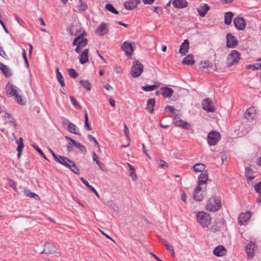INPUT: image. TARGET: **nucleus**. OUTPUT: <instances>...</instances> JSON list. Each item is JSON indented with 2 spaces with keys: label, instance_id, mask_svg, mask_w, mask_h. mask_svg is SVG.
<instances>
[{
  "label": "nucleus",
  "instance_id": "f257e3e1",
  "mask_svg": "<svg viewBox=\"0 0 261 261\" xmlns=\"http://www.w3.org/2000/svg\"><path fill=\"white\" fill-rule=\"evenodd\" d=\"M6 90L9 96H15V99L18 103L22 105L25 104V101L22 98L21 95L19 94L21 91L16 86L12 84H8L6 87Z\"/></svg>",
  "mask_w": 261,
  "mask_h": 261
},
{
  "label": "nucleus",
  "instance_id": "f03ea898",
  "mask_svg": "<svg viewBox=\"0 0 261 261\" xmlns=\"http://www.w3.org/2000/svg\"><path fill=\"white\" fill-rule=\"evenodd\" d=\"M221 206V202L219 198L213 196L208 199L206 208L210 212H215L218 211Z\"/></svg>",
  "mask_w": 261,
  "mask_h": 261
},
{
  "label": "nucleus",
  "instance_id": "7ed1b4c3",
  "mask_svg": "<svg viewBox=\"0 0 261 261\" xmlns=\"http://www.w3.org/2000/svg\"><path fill=\"white\" fill-rule=\"evenodd\" d=\"M197 219L202 227H207L211 222L210 214L204 212H200L197 214Z\"/></svg>",
  "mask_w": 261,
  "mask_h": 261
},
{
  "label": "nucleus",
  "instance_id": "20e7f679",
  "mask_svg": "<svg viewBox=\"0 0 261 261\" xmlns=\"http://www.w3.org/2000/svg\"><path fill=\"white\" fill-rule=\"evenodd\" d=\"M144 66L143 64L136 60L133 62L131 68V75L134 77H139L143 72Z\"/></svg>",
  "mask_w": 261,
  "mask_h": 261
},
{
  "label": "nucleus",
  "instance_id": "39448f33",
  "mask_svg": "<svg viewBox=\"0 0 261 261\" xmlns=\"http://www.w3.org/2000/svg\"><path fill=\"white\" fill-rule=\"evenodd\" d=\"M240 59V55L238 51L232 50L229 54L227 58V64L229 66H232L238 63Z\"/></svg>",
  "mask_w": 261,
  "mask_h": 261
},
{
  "label": "nucleus",
  "instance_id": "423d86ee",
  "mask_svg": "<svg viewBox=\"0 0 261 261\" xmlns=\"http://www.w3.org/2000/svg\"><path fill=\"white\" fill-rule=\"evenodd\" d=\"M221 139L220 134L219 133L212 130L208 133L207 135V142L211 146H214L217 144Z\"/></svg>",
  "mask_w": 261,
  "mask_h": 261
},
{
  "label": "nucleus",
  "instance_id": "0eeeda50",
  "mask_svg": "<svg viewBox=\"0 0 261 261\" xmlns=\"http://www.w3.org/2000/svg\"><path fill=\"white\" fill-rule=\"evenodd\" d=\"M226 46L228 48H235L238 44L237 38L231 33H228L226 36Z\"/></svg>",
  "mask_w": 261,
  "mask_h": 261
},
{
  "label": "nucleus",
  "instance_id": "6e6552de",
  "mask_svg": "<svg viewBox=\"0 0 261 261\" xmlns=\"http://www.w3.org/2000/svg\"><path fill=\"white\" fill-rule=\"evenodd\" d=\"M257 247L254 243L250 242L246 247V251L247 254L248 258H252L253 257L254 253L256 251Z\"/></svg>",
  "mask_w": 261,
  "mask_h": 261
},
{
  "label": "nucleus",
  "instance_id": "1a4fd4ad",
  "mask_svg": "<svg viewBox=\"0 0 261 261\" xmlns=\"http://www.w3.org/2000/svg\"><path fill=\"white\" fill-rule=\"evenodd\" d=\"M202 106L203 109L207 112H214L215 110L212 101L209 98L203 99L202 101Z\"/></svg>",
  "mask_w": 261,
  "mask_h": 261
},
{
  "label": "nucleus",
  "instance_id": "9d476101",
  "mask_svg": "<svg viewBox=\"0 0 261 261\" xmlns=\"http://www.w3.org/2000/svg\"><path fill=\"white\" fill-rule=\"evenodd\" d=\"M121 48L125 53L127 56L131 57L134 53L133 46L130 43L125 41L121 45Z\"/></svg>",
  "mask_w": 261,
  "mask_h": 261
},
{
  "label": "nucleus",
  "instance_id": "9b49d317",
  "mask_svg": "<svg viewBox=\"0 0 261 261\" xmlns=\"http://www.w3.org/2000/svg\"><path fill=\"white\" fill-rule=\"evenodd\" d=\"M233 23L237 29L243 30L246 25L245 19L241 17L235 18L233 20Z\"/></svg>",
  "mask_w": 261,
  "mask_h": 261
},
{
  "label": "nucleus",
  "instance_id": "f8f14e48",
  "mask_svg": "<svg viewBox=\"0 0 261 261\" xmlns=\"http://www.w3.org/2000/svg\"><path fill=\"white\" fill-rule=\"evenodd\" d=\"M44 248L41 253L45 254H54L56 252V247L53 244L49 242H46L44 244Z\"/></svg>",
  "mask_w": 261,
  "mask_h": 261
},
{
  "label": "nucleus",
  "instance_id": "ddd939ff",
  "mask_svg": "<svg viewBox=\"0 0 261 261\" xmlns=\"http://www.w3.org/2000/svg\"><path fill=\"white\" fill-rule=\"evenodd\" d=\"M202 188L200 186L197 187L194 190L193 192V198L197 201H201L204 197V192L202 191Z\"/></svg>",
  "mask_w": 261,
  "mask_h": 261
},
{
  "label": "nucleus",
  "instance_id": "4468645a",
  "mask_svg": "<svg viewBox=\"0 0 261 261\" xmlns=\"http://www.w3.org/2000/svg\"><path fill=\"white\" fill-rule=\"evenodd\" d=\"M256 115V110L255 109V108L254 107H250L249 108L245 114V118L248 120V121H251L255 117Z\"/></svg>",
  "mask_w": 261,
  "mask_h": 261
},
{
  "label": "nucleus",
  "instance_id": "2eb2a0df",
  "mask_svg": "<svg viewBox=\"0 0 261 261\" xmlns=\"http://www.w3.org/2000/svg\"><path fill=\"white\" fill-rule=\"evenodd\" d=\"M140 3V0H128L124 3V7L126 9L131 10L135 8Z\"/></svg>",
  "mask_w": 261,
  "mask_h": 261
},
{
  "label": "nucleus",
  "instance_id": "dca6fc26",
  "mask_svg": "<svg viewBox=\"0 0 261 261\" xmlns=\"http://www.w3.org/2000/svg\"><path fill=\"white\" fill-rule=\"evenodd\" d=\"M210 8L207 4H202L197 9V11L201 17H204Z\"/></svg>",
  "mask_w": 261,
  "mask_h": 261
},
{
  "label": "nucleus",
  "instance_id": "f3484780",
  "mask_svg": "<svg viewBox=\"0 0 261 261\" xmlns=\"http://www.w3.org/2000/svg\"><path fill=\"white\" fill-rule=\"evenodd\" d=\"M213 253L217 256H222L226 254L227 251L222 245H219L215 248Z\"/></svg>",
  "mask_w": 261,
  "mask_h": 261
},
{
  "label": "nucleus",
  "instance_id": "a211bd4d",
  "mask_svg": "<svg viewBox=\"0 0 261 261\" xmlns=\"http://www.w3.org/2000/svg\"><path fill=\"white\" fill-rule=\"evenodd\" d=\"M251 217V213L249 212L240 214L239 217V223L240 225L245 224V223Z\"/></svg>",
  "mask_w": 261,
  "mask_h": 261
},
{
  "label": "nucleus",
  "instance_id": "6ab92c4d",
  "mask_svg": "<svg viewBox=\"0 0 261 261\" xmlns=\"http://www.w3.org/2000/svg\"><path fill=\"white\" fill-rule=\"evenodd\" d=\"M107 24L103 22L101 23L95 30V33L100 36H102L107 34Z\"/></svg>",
  "mask_w": 261,
  "mask_h": 261
},
{
  "label": "nucleus",
  "instance_id": "aec40b11",
  "mask_svg": "<svg viewBox=\"0 0 261 261\" xmlns=\"http://www.w3.org/2000/svg\"><path fill=\"white\" fill-rule=\"evenodd\" d=\"M172 5L175 8L182 9L188 6V2L186 0H174Z\"/></svg>",
  "mask_w": 261,
  "mask_h": 261
},
{
  "label": "nucleus",
  "instance_id": "412c9836",
  "mask_svg": "<svg viewBox=\"0 0 261 261\" xmlns=\"http://www.w3.org/2000/svg\"><path fill=\"white\" fill-rule=\"evenodd\" d=\"M189 48V42L188 39L184 40L180 46L179 52L180 54L185 55L188 52Z\"/></svg>",
  "mask_w": 261,
  "mask_h": 261
},
{
  "label": "nucleus",
  "instance_id": "4be33fe9",
  "mask_svg": "<svg viewBox=\"0 0 261 261\" xmlns=\"http://www.w3.org/2000/svg\"><path fill=\"white\" fill-rule=\"evenodd\" d=\"M88 49H85L80 56V62L82 64H84L88 61Z\"/></svg>",
  "mask_w": 261,
  "mask_h": 261
},
{
  "label": "nucleus",
  "instance_id": "5701e85b",
  "mask_svg": "<svg viewBox=\"0 0 261 261\" xmlns=\"http://www.w3.org/2000/svg\"><path fill=\"white\" fill-rule=\"evenodd\" d=\"M0 70L2 71L3 73L6 77H9L12 75L9 67L2 63H0Z\"/></svg>",
  "mask_w": 261,
  "mask_h": 261
},
{
  "label": "nucleus",
  "instance_id": "b1692460",
  "mask_svg": "<svg viewBox=\"0 0 261 261\" xmlns=\"http://www.w3.org/2000/svg\"><path fill=\"white\" fill-rule=\"evenodd\" d=\"M207 173L204 172L201 173L198 177V186H200L202 184H205L208 180Z\"/></svg>",
  "mask_w": 261,
  "mask_h": 261
},
{
  "label": "nucleus",
  "instance_id": "393cba45",
  "mask_svg": "<svg viewBox=\"0 0 261 261\" xmlns=\"http://www.w3.org/2000/svg\"><path fill=\"white\" fill-rule=\"evenodd\" d=\"M162 95L165 98L170 97L173 93V90L171 88L167 87H162Z\"/></svg>",
  "mask_w": 261,
  "mask_h": 261
},
{
  "label": "nucleus",
  "instance_id": "a878e982",
  "mask_svg": "<svg viewBox=\"0 0 261 261\" xmlns=\"http://www.w3.org/2000/svg\"><path fill=\"white\" fill-rule=\"evenodd\" d=\"M175 124L178 126H180L184 129H189L191 125L187 122L184 121L181 119H178L175 121Z\"/></svg>",
  "mask_w": 261,
  "mask_h": 261
},
{
  "label": "nucleus",
  "instance_id": "bb28decb",
  "mask_svg": "<svg viewBox=\"0 0 261 261\" xmlns=\"http://www.w3.org/2000/svg\"><path fill=\"white\" fill-rule=\"evenodd\" d=\"M154 105L155 99L154 98H149L147 100V103L145 109L150 113H152L154 111L153 107Z\"/></svg>",
  "mask_w": 261,
  "mask_h": 261
},
{
  "label": "nucleus",
  "instance_id": "cd10ccee",
  "mask_svg": "<svg viewBox=\"0 0 261 261\" xmlns=\"http://www.w3.org/2000/svg\"><path fill=\"white\" fill-rule=\"evenodd\" d=\"M16 143L18 144V147L17 148V150L18 151L17 158H19L21 154L22 150L24 147L22 138L21 137L18 140H17Z\"/></svg>",
  "mask_w": 261,
  "mask_h": 261
},
{
  "label": "nucleus",
  "instance_id": "c85d7f7f",
  "mask_svg": "<svg viewBox=\"0 0 261 261\" xmlns=\"http://www.w3.org/2000/svg\"><path fill=\"white\" fill-rule=\"evenodd\" d=\"M195 63V61L193 59V56L190 54L186 56L182 61L183 64H187L189 65H193Z\"/></svg>",
  "mask_w": 261,
  "mask_h": 261
},
{
  "label": "nucleus",
  "instance_id": "c756f323",
  "mask_svg": "<svg viewBox=\"0 0 261 261\" xmlns=\"http://www.w3.org/2000/svg\"><path fill=\"white\" fill-rule=\"evenodd\" d=\"M56 78L58 82L60 84L61 86L63 87L65 86V82L63 77L61 73L59 71V68L57 67L56 69Z\"/></svg>",
  "mask_w": 261,
  "mask_h": 261
},
{
  "label": "nucleus",
  "instance_id": "7c9ffc66",
  "mask_svg": "<svg viewBox=\"0 0 261 261\" xmlns=\"http://www.w3.org/2000/svg\"><path fill=\"white\" fill-rule=\"evenodd\" d=\"M160 240L161 243L166 247L167 250H169L172 252V255L174 256L175 252L173 248L169 243H168L167 241L163 238H160Z\"/></svg>",
  "mask_w": 261,
  "mask_h": 261
},
{
  "label": "nucleus",
  "instance_id": "2f4dec72",
  "mask_svg": "<svg viewBox=\"0 0 261 261\" xmlns=\"http://www.w3.org/2000/svg\"><path fill=\"white\" fill-rule=\"evenodd\" d=\"M233 14L231 12H227L225 13L224 15V23L227 25H229L231 23Z\"/></svg>",
  "mask_w": 261,
  "mask_h": 261
},
{
  "label": "nucleus",
  "instance_id": "473e14b6",
  "mask_svg": "<svg viewBox=\"0 0 261 261\" xmlns=\"http://www.w3.org/2000/svg\"><path fill=\"white\" fill-rule=\"evenodd\" d=\"M192 168L195 172H202L204 170L205 166L202 163H197L193 166Z\"/></svg>",
  "mask_w": 261,
  "mask_h": 261
},
{
  "label": "nucleus",
  "instance_id": "72a5a7b5",
  "mask_svg": "<svg viewBox=\"0 0 261 261\" xmlns=\"http://www.w3.org/2000/svg\"><path fill=\"white\" fill-rule=\"evenodd\" d=\"M79 83L87 91L91 90V85L88 80H82L79 81Z\"/></svg>",
  "mask_w": 261,
  "mask_h": 261
},
{
  "label": "nucleus",
  "instance_id": "f704fd0d",
  "mask_svg": "<svg viewBox=\"0 0 261 261\" xmlns=\"http://www.w3.org/2000/svg\"><path fill=\"white\" fill-rule=\"evenodd\" d=\"M77 126L71 122L69 123V124L68 126L67 130L73 134H79V131L77 130Z\"/></svg>",
  "mask_w": 261,
  "mask_h": 261
},
{
  "label": "nucleus",
  "instance_id": "c9c22d12",
  "mask_svg": "<svg viewBox=\"0 0 261 261\" xmlns=\"http://www.w3.org/2000/svg\"><path fill=\"white\" fill-rule=\"evenodd\" d=\"M69 164H70L69 168L71 171L74 172L76 174H80V171L79 167L76 165V164L72 161L69 162Z\"/></svg>",
  "mask_w": 261,
  "mask_h": 261
},
{
  "label": "nucleus",
  "instance_id": "e433bc0d",
  "mask_svg": "<svg viewBox=\"0 0 261 261\" xmlns=\"http://www.w3.org/2000/svg\"><path fill=\"white\" fill-rule=\"evenodd\" d=\"M24 195L30 198H34L36 200H39V196L33 192H30L29 190L27 189H24Z\"/></svg>",
  "mask_w": 261,
  "mask_h": 261
},
{
  "label": "nucleus",
  "instance_id": "4c0bfd02",
  "mask_svg": "<svg viewBox=\"0 0 261 261\" xmlns=\"http://www.w3.org/2000/svg\"><path fill=\"white\" fill-rule=\"evenodd\" d=\"M255 190L259 193V196L256 199V202L258 203H261V182H258L254 186Z\"/></svg>",
  "mask_w": 261,
  "mask_h": 261
},
{
  "label": "nucleus",
  "instance_id": "58836bf2",
  "mask_svg": "<svg viewBox=\"0 0 261 261\" xmlns=\"http://www.w3.org/2000/svg\"><path fill=\"white\" fill-rule=\"evenodd\" d=\"M80 35H81V39L79 40L77 45L83 48L87 44L88 40L83 38V33H81Z\"/></svg>",
  "mask_w": 261,
  "mask_h": 261
},
{
  "label": "nucleus",
  "instance_id": "ea45409f",
  "mask_svg": "<svg viewBox=\"0 0 261 261\" xmlns=\"http://www.w3.org/2000/svg\"><path fill=\"white\" fill-rule=\"evenodd\" d=\"M59 157L61 159H62V161L60 162V164L63 165L64 166L68 168L70 165V164H69V162L72 161L64 156L59 155Z\"/></svg>",
  "mask_w": 261,
  "mask_h": 261
},
{
  "label": "nucleus",
  "instance_id": "a19ab883",
  "mask_svg": "<svg viewBox=\"0 0 261 261\" xmlns=\"http://www.w3.org/2000/svg\"><path fill=\"white\" fill-rule=\"evenodd\" d=\"M158 88V86L152 85H146L143 86L142 89L145 91H151Z\"/></svg>",
  "mask_w": 261,
  "mask_h": 261
},
{
  "label": "nucleus",
  "instance_id": "79ce46f5",
  "mask_svg": "<svg viewBox=\"0 0 261 261\" xmlns=\"http://www.w3.org/2000/svg\"><path fill=\"white\" fill-rule=\"evenodd\" d=\"M128 165L129 167V175L132 176L133 180H135L137 178V176L136 174H135V169L133 166L131 165L130 164L128 163Z\"/></svg>",
  "mask_w": 261,
  "mask_h": 261
},
{
  "label": "nucleus",
  "instance_id": "37998d69",
  "mask_svg": "<svg viewBox=\"0 0 261 261\" xmlns=\"http://www.w3.org/2000/svg\"><path fill=\"white\" fill-rule=\"evenodd\" d=\"M85 128L89 130L92 129V127L88 122V115L87 111L85 112Z\"/></svg>",
  "mask_w": 261,
  "mask_h": 261
},
{
  "label": "nucleus",
  "instance_id": "c03bdc74",
  "mask_svg": "<svg viewBox=\"0 0 261 261\" xmlns=\"http://www.w3.org/2000/svg\"><path fill=\"white\" fill-rule=\"evenodd\" d=\"M79 10L81 12L84 11L88 8L87 4L83 0H79Z\"/></svg>",
  "mask_w": 261,
  "mask_h": 261
},
{
  "label": "nucleus",
  "instance_id": "a18cd8bd",
  "mask_svg": "<svg viewBox=\"0 0 261 261\" xmlns=\"http://www.w3.org/2000/svg\"><path fill=\"white\" fill-rule=\"evenodd\" d=\"M105 8L109 11L116 14H118V11L111 4H108L106 5Z\"/></svg>",
  "mask_w": 261,
  "mask_h": 261
},
{
  "label": "nucleus",
  "instance_id": "49530a36",
  "mask_svg": "<svg viewBox=\"0 0 261 261\" xmlns=\"http://www.w3.org/2000/svg\"><path fill=\"white\" fill-rule=\"evenodd\" d=\"M67 31L71 35L76 36L77 35V34L76 33V32L77 31V30L76 29L75 30V27L73 25H71L69 27H68L67 28Z\"/></svg>",
  "mask_w": 261,
  "mask_h": 261
},
{
  "label": "nucleus",
  "instance_id": "de8ad7c7",
  "mask_svg": "<svg viewBox=\"0 0 261 261\" xmlns=\"http://www.w3.org/2000/svg\"><path fill=\"white\" fill-rule=\"evenodd\" d=\"M68 73L69 76L72 78H76L79 75V73L73 68L68 69Z\"/></svg>",
  "mask_w": 261,
  "mask_h": 261
},
{
  "label": "nucleus",
  "instance_id": "09e8293b",
  "mask_svg": "<svg viewBox=\"0 0 261 261\" xmlns=\"http://www.w3.org/2000/svg\"><path fill=\"white\" fill-rule=\"evenodd\" d=\"M201 68L203 69H208L210 68H212V64L209 61H205L201 64Z\"/></svg>",
  "mask_w": 261,
  "mask_h": 261
},
{
  "label": "nucleus",
  "instance_id": "8fccbe9b",
  "mask_svg": "<svg viewBox=\"0 0 261 261\" xmlns=\"http://www.w3.org/2000/svg\"><path fill=\"white\" fill-rule=\"evenodd\" d=\"M87 137H88L89 140L91 142H94L95 143V146H97L100 150V146H99L98 142L97 141L96 138L95 137H93L91 135H88Z\"/></svg>",
  "mask_w": 261,
  "mask_h": 261
},
{
  "label": "nucleus",
  "instance_id": "3c124183",
  "mask_svg": "<svg viewBox=\"0 0 261 261\" xmlns=\"http://www.w3.org/2000/svg\"><path fill=\"white\" fill-rule=\"evenodd\" d=\"M34 149H35L40 154V155L43 157L45 160H48L47 158L46 157L45 154L43 152V151L40 149V148L37 145L34 144L32 145Z\"/></svg>",
  "mask_w": 261,
  "mask_h": 261
},
{
  "label": "nucleus",
  "instance_id": "603ef678",
  "mask_svg": "<svg viewBox=\"0 0 261 261\" xmlns=\"http://www.w3.org/2000/svg\"><path fill=\"white\" fill-rule=\"evenodd\" d=\"M75 146L79 148L82 152H84V153L87 152L86 147L80 143H77Z\"/></svg>",
  "mask_w": 261,
  "mask_h": 261
},
{
  "label": "nucleus",
  "instance_id": "864d4df0",
  "mask_svg": "<svg viewBox=\"0 0 261 261\" xmlns=\"http://www.w3.org/2000/svg\"><path fill=\"white\" fill-rule=\"evenodd\" d=\"M70 101L72 105L76 108H81V106L79 105L77 101L73 96H70Z\"/></svg>",
  "mask_w": 261,
  "mask_h": 261
},
{
  "label": "nucleus",
  "instance_id": "5fc2aeb1",
  "mask_svg": "<svg viewBox=\"0 0 261 261\" xmlns=\"http://www.w3.org/2000/svg\"><path fill=\"white\" fill-rule=\"evenodd\" d=\"M22 55L23 58L24 60L25 65L26 67L29 68V65L27 57L26 56L25 50H24V49H22Z\"/></svg>",
  "mask_w": 261,
  "mask_h": 261
},
{
  "label": "nucleus",
  "instance_id": "6e6d98bb",
  "mask_svg": "<svg viewBox=\"0 0 261 261\" xmlns=\"http://www.w3.org/2000/svg\"><path fill=\"white\" fill-rule=\"evenodd\" d=\"M160 166L163 169H166L168 167V164L164 160H160L158 162Z\"/></svg>",
  "mask_w": 261,
  "mask_h": 261
},
{
  "label": "nucleus",
  "instance_id": "4d7b16f0",
  "mask_svg": "<svg viewBox=\"0 0 261 261\" xmlns=\"http://www.w3.org/2000/svg\"><path fill=\"white\" fill-rule=\"evenodd\" d=\"M9 184L11 188H12L15 191H17L16 184L13 180L10 179L9 180Z\"/></svg>",
  "mask_w": 261,
  "mask_h": 261
},
{
  "label": "nucleus",
  "instance_id": "13d9d810",
  "mask_svg": "<svg viewBox=\"0 0 261 261\" xmlns=\"http://www.w3.org/2000/svg\"><path fill=\"white\" fill-rule=\"evenodd\" d=\"M154 12L157 14H161L163 13V9L160 7H154Z\"/></svg>",
  "mask_w": 261,
  "mask_h": 261
},
{
  "label": "nucleus",
  "instance_id": "bf43d9fd",
  "mask_svg": "<svg viewBox=\"0 0 261 261\" xmlns=\"http://www.w3.org/2000/svg\"><path fill=\"white\" fill-rule=\"evenodd\" d=\"M124 133L125 134V136L127 138V139L129 140V130H128V128L126 126L125 124H124Z\"/></svg>",
  "mask_w": 261,
  "mask_h": 261
},
{
  "label": "nucleus",
  "instance_id": "052dcab7",
  "mask_svg": "<svg viewBox=\"0 0 261 261\" xmlns=\"http://www.w3.org/2000/svg\"><path fill=\"white\" fill-rule=\"evenodd\" d=\"M3 118L6 121H7L9 119H11L12 117L9 113L6 112L3 116Z\"/></svg>",
  "mask_w": 261,
  "mask_h": 261
},
{
  "label": "nucleus",
  "instance_id": "680f3d73",
  "mask_svg": "<svg viewBox=\"0 0 261 261\" xmlns=\"http://www.w3.org/2000/svg\"><path fill=\"white\" fill-rule=\"evenodd\" d=\"M5 123L9 124L11 126H13V127H15L16 126L14 119H13L12 118H11V119H9V120L6 121Z\"/></svg>",
  "mask_w": 261,
  "mask_h": 261
},
{
  "label": "nucleus",
  "instance_id": "e2e57ef3",
  "mask_svg": "<svg viewBox=\"0 0 261 261\" xmlns=\"http://www.w3.org/2000/svg\"><path fill=\"white\" fill-rule=\"evenodd\" d=\"M0 55L5 59L7 58V55L6 52L1 46H0Z\"/></svg>",
  "mask_w": 261,
  "mask_h": 261
},
{
  "label": "nucleus",
  "instance_id": "0e129e2a",
  "mask_svg": "<svg viewBox=\"0 0 261 261\" xmlns=\"http://www.w3.org/2000/svg\"><path fill=\"white\" fill-rule=\"evenodd\" d=\"M65 138L67 140H70V145H74V146H75V145L77 144V142H76L74 140H73V139H72L71 138L68 137V136H65Z\"/></svg>",
  "mask_w": 261,
  "mask_h": 261
},
{
  "label": "nucleus",
  "instance_id": "69168bd1",
  "mask_svg": "<svg viewBox=\"0 0 261 261\" xmlns=\"http://www.w3.org/2000/svg\"><path fill=\"white\" fill-rule=\"evenodd\" d=\"M165 110L167 111L168 110L169 112H170L171 113H173L174 112V110H175V109L172 106H167L165 108Z\"/></svg>",
  "mask_w": 261,
  "mask_h": 261
},
{
  "label": "nucleus",
  "instance_id": "338daca9",
  "mask_svg": "<svg viewBox=\"0 0 261 261\" xmlns=\"http://www.w3.org/2000/svg\"><path fill=\"white\" fill-rule=\"evenodd\" d=\"M97 165L99 166V168L102 171L105 170V165L99 161H97Z\"/></svg>",
  "mask_w": 261,
  "mask_h": 261
},
{
  "label": "nucleus",
  "instance_id": "774afa93",
  "mask_svg": "<svg viewBox=\"0 0 261 261\" xmlns=\"http://www.w3.org/2000/svg\"><path fill=\"white\" fill-rule=\"evenodd\" d=\"M181 200H182L184 202H186L187 199V194L185 193V191H182V194H181Z\"/></svg>",
  "mask_w": 261,
  "mask_h": 261
}]
</instances>
